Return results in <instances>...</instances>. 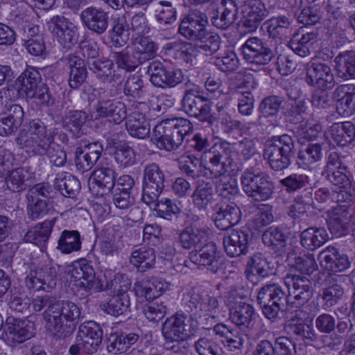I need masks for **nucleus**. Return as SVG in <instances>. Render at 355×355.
Listing matches in <instances>:
<instances>
[{"label": "nucleus", "mask_w": 355, "mask_h": 355, "mask_svg": "<svg viewBox=\"0 0 355 355\" xmlns=\"http://www.w3.org/2000/svg\"><path fill=\"white\" fill-rule=\"evenodd\" d=\"M57 128H48L39 119L29 121L26 132L21 131L15 138L17 146L31 155H46L57 167L64 166L67 160L64 148L55 142Z\"/></svg>", "instance_id": "f257e3e1"}, {"label": "nucleus", "mask_w": 355, "mask_h": 355, "mask_svg": "<svg viewBox=\"0 0 355 355\" xmlns=\"http://www.w3.org/2000/svg\"><path fill=\"white\" fill-rule=\"evenodd\" d=\"M204 159L205 164L202 166L201 161L198 158L189 155L180 162V168L194 179L200 175L214 179L229 170H234L231 168L233 159L231 157V149L227 142L215 143L207 152L205 153Z\"/></svg>", "instance_id": "f03ea898"}, {"label": "nucleus", "mask_w": 355, "mask_h": 355, "mask_svg": "<svg viewBox=\"0 0 355 355\" xmlns=\"http://www.w3.org/2000/svg\"><path fill=\"white\" fill-rule=\"evenodd\" d=\"M191 123L184 118H173L162 121L153 129L151 141L160 150H176L184 138L192 131Z\"/></svg>", "instance_id": "7ed1b4c3"}, {"label": "nucleus", "mask_w": 355, "mask_h": 355, "mask_svg": "<svg viewBox=\"0 0 355 355\" xmlns=\"http://www.w3.org/2000/svg\"><path fill=\"white\" fill-rule=\"evenodd\" d=\"M54 303L48 330L56 338H64L74 331L80 316V310L73 302L55 299Z\"/></svg>", "instance_id": "20e7f679"}, {"label": "nucleus", "mask_w": 355, "mask_h": 355, "mask_svg": "<svg viewBox=\"0 0 355 355\" xmlns=\"http://www.w3.org/2000/svg\"><path fill=\"white\" fill-rule=\"evenodd\" d=\"M296 152L295 144L291 136L284 134L275 136L267 141L263 157L268 160L270 167L275 171H282L288 168L291 158Z\"/></svg>", "instance_id": "39448f33"}, {"label": "nucleus", "mask_w": 355, "mask_h": 355, "mask_svg": "<svg viewBox=\"0 0 355 355\" xmlns=\"http://www.w3.org/2000/svg\"><path fill=\"white\" fill-rule=\"evenodd\" d=\"M241 183L243 192L255 202L266 201L275 193V184L265 171L248 168L241 174Z\"/></svg>", "instance_id": "423d86ee"}, {"label": "nucleus", "mask_w": 355, "mask_h": 355, "mask_svg": "<svg viewBox=\"0 0 355 355\" xmlns=\"http://www.w3.org/2000/svg\"><path fill=\"white\" fill-rule=\"evenodd\" d=\"M287 298L286 293L276 284L263 286L257 294V302L262 308L263 314L271 321L276 320L279 311H284Z\"/></svg>", "instance_id": "0eeeda50"}, {"label": "nucleus", "mask_w": 355, "mask_h": 355, "mask_svg": "<svg viewBox=\"0 0 355 355\" xmlns=\"http://www.w3.org/2000/svg\"><path fill=\"white\" fill-rule=\"evenodd\" d=\"M209 229L204 217L192 214L188 224L179 235V243L185 250H196L207 241Z\"/></svg>", "instance_id": "6e6552de"}, {"label": "nucleus", "mask_w": 355, "mask_h": 355, "mask_svg": "<svg viewBox=\"0 0 355 355\" xmlns=\"http://www.w3.org/2000/svg\"><path fill=\"white\" fill-rule=\"evenodd\" d=\"M236 291H231L227 297V303L230 306V320L241 330L248 331L252 329L256 320L254 307L248 303L239 301Z\"/></svg>", "instance_id": "1a4fd4ad"}, {"label": "nucleus", "mask_w": 355, "mask_h": 355, "mask_svg": "<svg viewBox=\"0 0 355 355\" xmlns=\"http://www.w3.org/2000/svg\"><path fill=\"white\" fill-rule=\"evenodd\" d=\"M184 112L191 117L198 119L200 121H213L211 115V103L201 94L198 88L187 89L182 99Z\"/></svg>", "instance_id": "9d476101"}, {"label": "nucleus", "mask_w": 355, "mask_h": 355, "mask_svg": "<svg viewBox=\"0 0 355 355\" xmlns=\"http://www.w3.org/2000/svg\"><path fill=\"white\" fill-rule=\"evenodd\" d=\"M164 174L157 164L153 162L144 166L141 198L144 203H153L159 198L164 187Z\"/></svg>", "instance_id": "9b49d317"}, {"label": "nucleus", "mask_w": 355, "mask_h": 355, "mask_svg": "<svg viewBox=\"0 0 355 355\" xmlns=\"http://www.w3.org/2000/svg\"><path fill=\"white\" fill-rule=\"evenodd\" d=\"M192 318L178 312L168 318L162 324V333L166 342H184L191 334Z\"/></svg>", "instance_id": "f8f14e48"}, {"label": "nucleus", "mask_w": 355, "mask_h": 355, "mask_svg": "<svg viewBox=\"0 0 355 355\" xmlns=\"http://www.w3.org/2000/svg\"><path fill=\"white\" fill-rule=\"evenodd\" d=\"M49 31L64 49H70L78 41V28L63 15H55L47 21Z\"/></svg>", "instance_id": "ddd939ff"}, {"label": "nucleus", "mask_w": 355, "mask_h": 355, "mask_svg": "<svg viewBox=\"0 0 355 355\" xmlns=\"http://www.w3.org/2000/svg\"><path fill=\"white\" fill-rule=\"evenodd\" d=\"M351 205H337L327 211V225L331 234L340 238L349 234L352 230V218L354 214H350Z\"/></svg>", "instance_id": "4468645a"}, {"label": "nucleus", "mask_w": 355, "mask_h": 355, "mask_svg": "<svg viewBox=\"0 0 355 355\" xmlns=\"http://www.w3.org/2000/svg\"><path fill=\"white\" fill-rule=\"evenodd\" d=\"M304 80L317 89L331 90L336 85L331 66L322 62H314L307 66Z\"/></svg>", "instance_id": "2eb2a0df"}, {"label": "nucleus", "mask_w": 355, "mask_h": 355, "mask_svg": "<svg viewBox=\"0 0 355 355\" xmlns=\"http://www.w3.org/2000/svg\"><path fill=\"white\" fill-rule=\"evenodd\" d=\"M146 73L150 76V83L157 87H174L183 80V74L180 69H168L157 60L149 64Z\"/></svg>", "instance_id": "dca6fc26"}, {"label": "nucleus", "mask_w": 355, "mask_h": 355, "mask_svg": "<svg viewBox=\"0 0 355 355\" xmlns=\"http://www.w3.org/2000/svg\"><path fill=\"white\" fill-rule=\"evenodd\" d=\"M322 175L336 187L349 185L352 182L349 168L336 152L329 155Z\"/></svg>", "instance_id": "f3484780"}, {"label": "nucleus", "mask_w": 355, "mask_h": 355, "mask_svg": "<svg viewBox=\"0 0 355 355\" xmlns=\"http://www.w3.org/2000/svg\"><path fill=\"white\" fill-rule=\"evenodd\" d=\"M241 51L243 59L257 66L268 64L275 56L272 50L257 37L248 38L242 45Z\"/></svg>", "instance_id": "a211bd4d"}, {"label": "nucleus", "mask_w": 355, "mask_h": 355, "mask_svg": "<svg viewBox=\"0 0 355 355\" xmlns=\"http://www.w3.org/2000/svg\"><path fill=\"white\" fill-rule=\"evenodd\" d=\"M208 24V18L205 13L198 10L189 12L181 21L179 26V33L185 38L196 41L203 38Z\"/></svg>", "instance_id": "6ab92c4d"}, {"label": "nucleus", "mask_w": 355, "mask_h": 355, "mask_svg": "<svg viewBox=\"0 0 355 355\" xmlns=\"http://www.w3.org/2000/svg\"><path fill=\"white\" fill-rule=\"evenodd\" d=\"M198 249L189 253V257L192 263L205 267L213 273H217L222 269L223 259L214 243H205Z\"/></svg>", "instance_id": "aec40b11"}, {"label": "nucleus", "mask_w": 355, "mask_h": 355, "mask_svg": "<svg viewBox=\"0 0 355 355\" xmlns=\"http://www.w3.org/2000/svg\"><path fill=\"white\" fill-rule=\"evenodd\" d=\"M32 326L27 322L13 317L7 318L1 338L10 345L21 343L32 337Z\"/></svg>", "instance_id": "412c9836"}, {"label": "nucleus", "mask_w": 355, "mask_h": 355, "mask_svg": "<svg viewBox=\"0 0 355 355\" xmlns=\"http://www.w3.org/2000/svg\"><path fill=\"white\" fill-rule=\"evenodd\" d=\"M321 266L330 272H340L351 266L347 254L334 245L326 247L319 254Z\"/></svg>", "instance_id": "4be33fe9"}, {"label": "nucleus", "mask_w": 355, "mask_h": 355, "mask_svg": "<svg viewBox=\"0 0 355 355\" xmlns=\"http://www.w3.org/2000/svg\"><path fill=\"white\" fill-rule=\"evenodd\" d=\"M284 284L290 294L294 295L298 305L307 302L313 296V286L310 279L304 275L289 273L284 277Z\"/></svg>", "instance_id": "5701e85b"}, {"label": "nucleus", "mask_w": 355, "mask_h": 355, "mask_svg": "<svg viewBox=\"0 0 355 355\" xmlns=\"http://www.w3.org/2000/svg\"><path fill=\"white\" fill-rule=\"evenodd\" d=\"M80 19L85 27L97 35L103 34L109 26V13L93 6L83 10Z\"/></svg>", "instance_id": "b1692460"}, {"label": "nucleus", "mask_w": 355, "mask_h": 355, "mask_svg": "<svg viewBox=\"0 0 355 355\" xmlns=\"http://www.w3.org/2000/svg\"><path fill=\"white\" fill-rule=\"evenodd\" d=\"M243 25L249 31H254L269 15L265 3L261 0H245Z\"/></svg>", "instance_id": "393cba45"}, {"label": "nucleus", "mask_w": 355, "mask_h": 355, "mask_svg": "<svg viewBox=\"0 0 355 355\" xmlns=\"http://www.w3.org/2000/svg\"><path fill=\"white\" fill-rule=\"evenodd\" d=\"M64 61L69 69L68 84L73 89L79 88L87 78L85 60L76 53H70L64 58Z\"/></svg>", "instance_id": "a878e982"}, {"label": "nucleus", "mask_w": 355, "mask_h": 355, "mask_svg": "<svg viewBox=\"0 0 355 355\" xmlns=\"http://www.w3.org/2000/svg\"><path fill=\"white\" fill-rule=\"evenodd\" d=\"M139 334L135 332H112L105 340L107 351L113 355L124 354L139 340Z\"/></svg>", "instance_id": "bb28decb"}, {"label": "nucleus", "mask_w": 355, "mask_h": 355, "mask_svg": "<svg viewBox=\"0 0 355 355\" xmlns=\"http://www.w3.org/2000/svg\"><path fill=\"white\" fill-rule=\"evenodd\" d=\"M70 273L78 288L85 291L93 288L96 283V275L93 266L86 259L76 262Z\"/></svg>", "instance_id": "cd10ccee"}, {"label": "nucleus", "mask_w": 355, "mask_h": 355, "mask_svg": "<svg viewBox=\"0 0 355 355\" xmlns=\"http://www.w3.org/2000/svg\"><path fill=\"white\" fill-rule=\"evenodd\" d=\"M249 234L242 230H233L223 237L224 250L230 257H237L247 252Z\"/></svg>", "instance_id": "c85d7f7f"}, {"label": "nucleus", "mask_w": 355, "mask_h": 355, "mask_svg": "<svg viewBox=\"0 0 355 355\" xmlns=\"http://www.w3.org/2000/svg\"><path fill=\"white\" fill-rule=\"evenodd\" d=\"M215 210L214 222L220 230H227L240 221L241 211L234 203L216 205Z\"/></svg>", "instance_id": "c756f323"}, {"label": "nucleus", "mask_w": 355, "mask_h": 355, "mask_svg": "<svg viewBox=\"0 0 355 355\" xmlns=\"http://www.w3.org/2000/svg\"><path fill=\"white\" fill-rule=\"evenodd\" d=\"M38 30L37 26H31L28 24L19 27L24 46L29 53L35 56L42 55L46 49L43 37L37 34Z\"/></svg>", "instance_id": "7c9ffc66"}, {"label": "nucleus", "mask_w": 355, "mask_h": 355, "mask_svg": "<svg viewBox=\"0 0 355 355\" xmlns=\"http://www.w3.org/2000/svg\"><path fill=\"white\" fill-rule=\"evenodd\" d=\"M130 263L139 272H146L155 268L156 254L153 248L142 246L134 249L129 257Z\"/></svg>", "instance_id": "2f4dec72"}, {"label": "nucleus", "mask_w": 355, "mask_h": 355, "mask_svg": "<svg viewBox=\"0 0 355 355\" xmlns=\"http://www.w3.org/2000/svg\"><path fill=\"white\" fill-rule=\"evenodd\" d=\"M284 329L288 334L294 335L301 340L315 341L317 334L313 328L300 318L298 311L285 322Z\"/></svg>", "instance_id": "473e14b6"}, {"label": "nucleus", "mask_w": 355, "mask_h": 355, "mask_svg": "<svg viewBox=\"0 0 355 355\" xmlns=\"http://www.w3.org/2000/svg\"><path fill=\"white\" fill-rule=\"evenodd\" d=\"M56 220V218L46 220L30 229L24 235V241L32 243L40 248H45Z\"/></svg>", "instance_id": "72a5a7b5"}, {"label": "nucleus", "mask_w": 355, "mask_h": 355, "mask_svg": "<svg viewBox=\"0 0 355 355\" xmlns=\"http://www.w3.org/2000/svg\"><path fill=\"white\" fill-rule=\"evenodd\" d=\"M293 21V15L286 10L270 17L264 23L269 37L281 38L291 28Z\"/></svg>", "instance_id": "f704fd0d"}, {"label": "nucleus", "mask_w": 355, "mask_h": 355, "mask_svg": "<svg viewBox=\"0 0 355 355\" xmlns=\"http://www.w3.org/2000/svg\"><path fill=\"white\" fill-rule=\"evenodd\" d=\"M331 140L340 146H346L355 139V125L351 121L333 123L329 128Z\"/></svg>", "instance_id": "c9c22d12"}, {"label": "nucleus", "mask_w": 355, "mask_h": 355, "mask_svg": "<svg viewBox=\"0 0 355 355\" xmlns=\"http://www.w3.org/2000/svg\"><path fill=\"white\" fill-rule=\"evenodd\" d=\"M338 76L343 80L355 79V51L340 52L334 58Z\"/></svg>", "instance_id": "e433bc0d"}, {"label": "nucleus", "mask_w": 355, "mask_h": 355, "mask_svg": "<svg viewBox=\"0 0 355 355\" xmlns=\"http://www.w3.org/2000/svg\"><path fill=\"white\" fill-rule=\"evenodd\" d=\"M129 134L139 139H144L150 133V124L145 114L135 110L128 116L125 122Z\"/></svg>", "instance_id": "4c0bfd02"}, {"label": "nucleus", "mask_w": 355, "mask_h": 355, "mask_svg": "<svg viewBox=\"0 0 355 355\" xmlns=\"http://www.w3.org/2000/svg\"><path fill=\"white\" fill-rule=\"evenodd\" d=\"M329 240V234L324 227H310L300 234L302 245L311 250L321 247Z\"/></svg>", "instance_id": "58836bf2"}, {"label": "nucleus", "mask_w": 355, "mask_h": 355, "mask_svg": "<svg viewBox=\"0 0 355 355\" xmlns=\"http://www.w3.org/2000/svg\"><path fill=\"white\" fill-rule=\"evenodd\" d=\"M89 69L101 83H112L120 80V76L115 73L114 64L112 60H94L90 64Z\"/></svg>", "instance_id": "ea45409f"}, {"label": "nucleus", "mask_w": 355, "mask_h": 355, "mask_svg": "<svg viewBox=\"0 0 355 355\" xmlns=\"http://www.w3.org/2000/svg\"><path fill=\"white\" fill-rule=\"evenodd\" d=\"M218 15L212 18V23L216 28L225 30L236 21L238 8L234 1L223 0Z\"/></svg>", "instance_id": "a19ab883"}, {"label": "nucleus", "mask_w": 355, "mask_h": 355, "mask_svg": "<svg viewBox=\"0 0 355 355\" xmlns=\"http://www.w3.org/2000/svg\"><path fill=\"white\" fill-rule=\"evenodd\" d=\"M315 39L316 34L314 32L304 33L301 28L293 35L289 46L295 54L305 58L310 55V48Z\"/></svg>", "instance_id": "79ce46f5"}, {"label": "nucleus", "mask_w": 355, "mask_h": 355, "mask_svg": "<svg viewBox=\"0 0 355 355\" xmlns=\"http://www.w3.org/2000/svg\"><path fill=\"white\" fill-rule=\"evenodd\" d=\"M54 187L65 197L73 198L80 190L79 180L69 173H61L54 180Z\"/></svg>", "instance_id": "37998d69"}, {"label": "nucleus", "mask_w": 355, "mask_h": 355, "mask_svg": "<svg viewBox=\"0 0 355 355\" xmlns=\"http://www.w3.org/2000/svg\"><path fill=\"white\" fill-rule=\"evenodd\" d=\"M92 182L102 190L101 195L110 192L114 187L116 173L110 166H101L94 171Z\"/></svg>", "instance_id": "c03bdc74"}, {"label": "nucleus", "mask_w": 355, "mask_h": 355, "mask_svg": "<svg viewBox=\"0 0 355 355\" xmlns=\"http://www.w3.org/2000/svg\"><path fill=\"white\" fill-rule=\"evenodd\" d=\"M87 119V114L83 110L69 111L63 118L64 128L73 136L80 137L83 134V127Z\"/></svg>", "instance_id": "a18cd8bd"}, {"label": "nucleus", "mask_w": 355, "mask_h": 355, "mask_svg": "<svg viewBox=\"0 0 355 355\" xmlns=\"http://www.w3.org/2000/svg\"><path fill=\"white\" fill-rule=\"evenodd\" d=\"M32 178V173L26 167H19L8 174L6 182L9 190L19 192L26 189L28 182Z\"/></svg>", "instance_id": "49530a36"}, {"label": "nucleus", "mask_w": 355, "mask_h": 355, "mask_svg": "<svg viewBox=\"0 0 355 355\" xmlns=\"http://www.w3.org/2000/svg\"><path fill=\"white\" fill-rule=\"evenodd\" d=\"M130 300L129 295L114 294L101 306L107 314L119 316L130 311Z\"/></svg>", "instance_id": "de8ad7c7"}, {"label": "nucleus", "mask_w": 355, "mask_h": 355, "mask_svg": "<svg viewBox=\"0 0 355 355\" xmlns=\"http://www.w3.org/2000/svg\"><path fill=\"white\" fill-rule=\"evenodd\" d=\"M110 37L112 44L114 47H122L129 40L130 28L123 16L114 20L112 30L110 32Z\"/></svg>", "instance_id": "09e8293b"}, {"label": "nucleus", "mask_w": 355, "mask_h": 355, "mask_svg": "<svg viewBox=\"0 0 355 355\" xmlns=\"http://www.w3.org/2000/svg\"><path fill=\"white\" fill-rule=\"evenodd\" d=\"M213 184L209 182L198 183L193 195V205L199 210H205L209 204L214 201Z\"/></svg>", "instance_id": "8fccbe9b"}, {"label": "nucleus", "mask_w": 355, "mask_h": 355, "mask_svg": "<svg viewBox=\"0 0 355 355\" xmlns=\"http://www.w3.org/2000/svg\"><path fill=\"white\" fill-rule=\"evenodd\" d=\"M344 295V288L336 281L327 279L320 296L323 300V306L329 308L337 304Z\"/></svg>", "instance_id": "3c124183"}, {"label": "nucleus", "mask_w": 355, "mask_h": 355, "mask_svg": "<svg viewBox=\"0 0 355 355\" xmlns=\"http://www.w3.org/2000/svg\"><path fill=\"white\" fill-rule=\"evenodd\" d=\"M80 234L77 230H65L61 232L57 249L63 254L79 251L81 248Z\"/></svg>", "instance_id": "603ef678"}, {"label": "nucleus", "mask_w": 355, "mask_h": 355, "mask_svg": "<svg viewBox=\"0 0 355 355\" xmlns=\"http://www.w3.org/2000/svg\"><path fill=\"white\" fill-rule=\"evenodd\" d=\"M132 50L141 63L152 59L156 54L155 44L146 37H137L132 40Z\"/></svg>", "instance_id": "864d4df0"}, {"label": "nucleus", "mask_w": 355, "mask_h": 355, "mask_svg": "<svg viewBox=\"0 0 355 355\" xmlns=\"http://www.w3.org/2000/svg\"><path fill=\"white\" fill-rule=\"evenodd\" d=\"M42 78L39 71L33 67H27L17 79L25 95L38 87Z\"/></svg>", "instance_id": "5fc2aeb1"}, {"label": "nucleus", "mask_w": 355, "mask_h": 355, "mask_svg": "<svg viewBox=\"0 0 355 355\" xmlns=\"http://www.w3.org/2000/svg\"><path fill=\"white\" fill-rule=\"evenodd\" d=\"M112 58L117 67L126 71H133L142 64L134 51H130L128 48L121 51L112 52Z\"/></svg>", "instance_id": "6e6d98bb"}, {"label": "nucleus", "mask_w": 355, "mask_h": 355, "mask_svg": "<svg viewBox=\"0 0 355 355\" xmlns=\"http://www.w3.org/2000/svg\"><path fill=\"white\" fill-rule=\"evenodd\" d=\"M288 236L286 229L282 227L272 226L268 228L262 235L263 243L273 250L283 248L286 245Z\"/></svg>", "instance_id": "4d7b16f0"}, {"label": "nucleus", "mask_w": 355, "mask_h": 355, "mask_svg": "<svg viewBox=\"0 0 355 355\" xmlns=\"http://www.w3.org/2000/svg\"><path fill=\"white\" fill-rule=\"evenodd\" d=\"M168 48L175 51L177 58L187 63H192L200 51L198 46L180 41L169 44Z\"/></svg>", "instance_id": "13d9d810"}, {"label": "nucleus", "mask_w": 355, "mask_h": 355, "mask_svg": "<svg viewBox=\"0 0 355 355\" xmlns=\"http://www.w3.org/2000/svg\"><path fill=\"white\" fill-rule=\"evenodd\" d=\"M311 193L307 192L304 196H298L287 210V215L294 221L307 217V209L311 201Z\"/></svg>", "instance_id": "bf43d9fd"}, {"label": "nucleus", "mask_w": 355, "mask_h": 355, "mask_svg": "<svg viewBox=\"0 0 355 355\" xmlns=\"http://www.w3.org/2000/svg\"><path fill=\"white\" fill-rule=\"evenodd\" d=\"M310 3L312 5L302 9L297 17L298 22L305 26L314 25L324 17L320 3L318 1Z\"/></svg>", "instance_id": "052dcab7"}, {"label": "nucleus", "mask_w": 355, "mask_h": 355, "mask_svg": "<svg viewBox=\"0 0 355 355\" xmlns=\"http://www.w3.org/2000/svg\"><path fill=\"white\" fill-rule=\"evenodd\" d=\"M224 175L219 176L220 179L216 184V191L222 198L230 200L239 193V189L235 179Z\"/></svg>", "instance_id": "680f3d73"}, {"label": "nucleus", "mask_w": 355, "mask_h": 355, "mask_svg": "<svg viewBox=\"0 0 355 355\" xmlns=\"http://www.w3.org/2000/svg\"><path fill=\"white\" fill-rule=\"evenodd\" d=\"M198 355H224L220 345L213 338L201 336L193 344Z\"/></svg>", "instance_id": "e2e57ef3"}, {"label": "nucleus", "mask_w": 355, "mask_h": 355, "mask_svg": "<svg viewBox=\"0 0 355 355\" xmlns=\"http://www.w3.org/2000/svg\"><path fill=\"white\" fill-rule=\"evenodd\" d=\"M58 268L57 266L46 261L36 267L38 276L40 277L46 291L52 289L56 285Z\"/></svg>", "instance_id": "0e129e2a"}, {"label": "nucleus", "mask_w": 355, "mask_h": 355, "mask_svg": "<svg viewBox=\"0 0 355 355\" xmlns=\"http://www.w3.org/2000/svg\"><path fill=\"white\" fill-rule=\"evenodd\" d=\"M248 266L250 272L257 274L261 277H268L272 273L268 259L260 252L253 254L250 258Z\"/></svg>", "instance_id": "69168bd1"}, {"label": "nucleus", "mask_w": 355, "mask_h": 355, "mask_svg": "<svg viewBox=\"0 0 355 355\" xmlns=\"http://www.w3.org/2000/svg\"><path fill=\"white\" fill-rule=\"evenodd\" d=\"M157 211V215L166 220H171L173 216H177L180 210V208L171 199L164 198L159 200L157 199L153 203H146Z\"/></svg>", "instance_id": "338daca9"}, {"label": "nucleus", "mask_w": 355, "mask_h": 355, "mask_svg": "<svg viewBox=\"0 0 355 355\" xmlns=\"http://www.w3.org/2000/svg\"><path fill=\"white\" fill-rule=\"evenodd\" d=\"M284 101L279 96H269L264 98L259 106V111L265 118L277 116Z\"/></svg>", "instance_id": "774afa93"}]
</instances>
